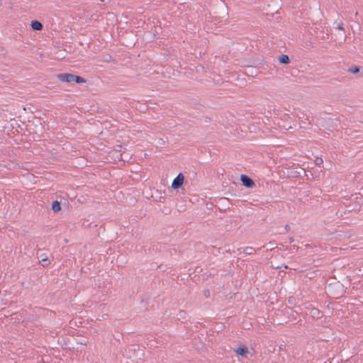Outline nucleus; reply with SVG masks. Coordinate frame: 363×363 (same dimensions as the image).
<instances>
[{"label":"nucleus","instance_id":"obj_16","mask_svg":"<svg viewBox=\"0 0 363 363\" xmlns=\"http://www.w3.org/2000/svg\"><path fill=\"white\" fill-rule=\"evenodd\" d=\"M275 245H276V242L274 241H271L267 244V245H264L261 247L258 248V250H260L262 249L267 247L266 248L267 251H268V250L272 251V250H274V248L277 247Z\"/></svg>","mask_w":363,"mask_h":363},{"label":"nucleus","instance_id":"obj_3","mask_svg":"<svg viewBox=\"0 0 363 363\" xmlns=\"http://www.w3.org/2000/svg\"><path fill=\"white\" fill-rule=\"evenodd\" d=\"M36 255L39 259V263L43 267H48L50 264V261L48 255L45 253H43L40 249L38 250Z\"/></svg>","mask_w":363,"mask_h":363},{"label":"nucleus","instance_id":"obj_29","mask_svg":"<svg viewBox=\"0 0 363 363\" xmlns=\"http://www.w3.org/2000/svg\"><path fill=\"white\" fill-rule=\"evenodd\" d=\"M56 48H59L60 47V45L58 43H56V45H55Z\"/></svg>","mask_w":363,"mask_h":363},{"label":"nucleus","instance_id":"obj_20","mask_svg":"<svg viewBox=\"0 0 363 363\" xmlns=\"http://www.w3.org/2000/svg\"><path fill=\"white\" fill-rule=\"evenodd\" d=\"M315 162L317 165H320L321 164H323V160L321 157H317Z\"/></svg>","mask_w":363,"mask_h":363},{"label":"nucleus","instance_id":"obj_24","mask_svg":"<svg viewBox=\"0 0 363 363\" xmlns=\"http://www.w3.org/2000/svg\"><path fill=\"white\" fill-rule=\"evenodd\" d=\"M284 229H285L286 231H288V230H290V226H289L288 224H286V225H284Z\"/></svg>","mask_w":363,"mask_h":363},{"label":"nucleus","instance_id":"obj_13","mask_svg":"<svg viewBox=\"0 0 363 363\" xmlns=\"http://www.w3.org/2000/svg\"><path fill=\"white\" fill-rule=\"evenodd\" d=\"M310 313L313 319H319L321 318L320 315L323 314V312L316 308H313L311 309Z\"/></svg>","mask_w":363,"mask_h":363},{"label":"nucleus","instance_id":"obj_11","mask_svg":"<svg viewBox=\"0 0 363 363\" xmlns=\"http://www.w3.org/2000/svg\"><path fill=\"white\" fill-rule=\"evenodd\" d=\"M31 29L34 31H40L43 28V23L38 20H33L30 22Z\"/></svg>","mask_w":363,"mask_h":363},{"label":"nucleus","instance_id":"obj_19","mask_svg":"<svg viewBox=\"0 0 363 363\" xmlns=\"http://www.w3.org/2000/svg\"><path fill=\"white\" fill-rule=\"evenodd\" d=\"M296 298L294 296H289L288 298V303L290 305H296Z\"/></svg>","mask_w":363,"mask_h":363},{"label":"nucleus","instance_id":"obj_18","mask_svg":"<svg viewBox=\"0 0 363 363\" xmlns=\"http://www.w3.org/2000/svg\"><path fill=\"white\" fill-rule=\"evenodd\" d=\"M256 252V250L252 247H246L243 249V252L247 255H252Z\"/></svg>","mask_w":363,"mask_h":363},{"label":"nucleus","instance_id":"obj_32","mask_svg":"<svg viewBox=\"0 0 363 363\" xmlns=\"http://www.w3.org/2000/svg\"><path fill=\"white\" fill-rule=\"evenodd\" d=\"M99 1H100L101 2H104V0H99Z\"/></svg>","mask_w":363,"mask_h":363},{"label":"nucleus","instance_id":"obj_5","mask_svg":"<svg viewBox=\"0 0 363 363\" xmlns=\"http://www.w3.org/2000/svg\"><path fill=\"white\" fill-rule=\"evenodd\" d=\"M352 201L354 202V206L352 210H359L360 207L363 204V195L361 194H354L352 195Z\"/></svg>","mask_w":363,"mask_h":363},{"label":"nucleus","instance_id":"obj_7","mask_svg":"<svg viewBox=\"0 0 363 363\" xmlns=\"http://www.w3.org/2000/svg\"><path fill=\"white\" fill-rule=\"evenodd\" d=\"M72 77L73 74L72 73H60L57 75V78L62 82L66 83L72 82Z\"/></svg>","mask_w":363,"mask_h":363},{"label":"nucleus","instance_id":"obj_28","mask_svg":"<svg viewBox=\"0 0 363 363\" xmlns=\"http://www.w3.org/2000/svg\"><path fill=\"white\" fill-rule=\"evenodd\" d=\"M325 363H333V359L330 360V359H328L327 362H325Z\"/></svg>","mask_w":363,"mask_h":363},{"label":"nucleus","instance_id":"obj_2","mask_svg":"<svg viewBox=\"0 0 363 363\" xmlns=\"http://www.w3.org/2000/svg\"><path fill=\"white\" fill-rule=\"evenodd\" d=\"M328 291L334 298H338L342 296L345 292L343 284L340 281L329 284Z\"/></svg>","mask_w":363,"mask_h":363},{"label":"nucleus","instance_id":"obj_21","mask_svg":"<svg viewBox=\"0 0 363 363\" xmlns=\"http://www.w3.org/2000/svg\"><path fill=\"white\" fill-rule=\"evenodd\" d=\"M345 201H344L343 203L346 206H350V201H352V197L350 198V199H345Z\"/></svg>","mask_w":363,"mask_h":363},{"label":"nucleus","instance_id":"obj_25","mask_svg":"<svg viewBox=\"0 0 363 363\" xmlns=\"http://www.w3.org/2000/svg\"><path fill=\"white\" fill-rule=\"evenodd\" d=\"M58 58L65 59V56L62 55V54H60V56L58 57Z\"/></svg>","mask_w":363,"mask_h":363},{"label":"nucleus","instance_id":"obj_14","mask_svg":"<svg viewBox=\"0 0 363 363\" xmlns=\"http://www.w3.org/2000/svg\"><path fill=\"white\" fill-rule=\"evenodd\" d=\"M292 169H296V170H291L290 172V177H294V178L300 177L301 172L303 171V169L300 167L293 168Z\"/></svg>","mask_w":363,"mask_h":363},{"label":"nucleus","instance_id":"obj_10","mask_svg":"<svg viewBox=\"0 0 363 363\" xmlns=\"http://www.w3.org/2000/svg\"><path fill=\"white\" fill-rule=\"evenodd\" d=\"M63 198L61 197L60 200L58 201V200H55V201H53L52 203V206H51V209L52 211L54 212V213H58L59 211H61L62 209V199Z\"/></svg>","mask_w":363,"mask_h":363},{"label":"nucleus","instance_id":"obj_26","mask_svg":"<svg viewBox=\"0 0 363 363\" xmlns=\"http://www.w3.org/2000/svg\"><path fill=\"white\" fill-rule=\"evenodd\" d=\"M284 117L285 118V120H287V118H289V115L286 113L284 115Z\"/></svg>","mask_w":363,"mask_h":363},{"label":"nucleus","instance_id":"obj_31","mask_svg":"<svg viewBox=\"0 0 363 363\" xmlns=\"http://www.w3.org/2000/svg\"><path fill=\"white\" fill-rule=\"evenodd\" d=\"M1 5H2V1H1V0H0V6H1Z\"/></svg>","mask_w":363,"mask_h":363},{"label":"nucleus","instance_id":"obj_22","mask_svg":"<svg viewBox=\"0 0 363 363\" xmlns=\"http://www.w3.org/2000/svg\"><path fill=\"white\" fill-rule=\"evenodd\" d=\"M210 295H211V292H210V291L208 289H206V290L204 291V296L206 297H209Z\"/></svg>","mask_w":363,"mask_h":363},{"label":"nucleus","instance_id":"obj_23","mask_svg":"<svg viewBox=\"0 0 363 363\" xmlns=\"http://www.w3.org/2000/svg\"><path fill=\"white\" fill-rule=\"evenodd\" d=\"M298 248H299V247H298V246H297V245H292V246H291V250H296V251H297V250H298Z\"/></svg>","mask_w":363,"mask_h":363},{"label":"nucleus","instance_id":"obj_30","mask_svg":"<svg viewBox=\"0 0 363 363\" xmlns=\"http://www.w3.org/2000/svg\"><path fill=\"white\" fill-rule=\"evenodd\" d=\"M64 200L66 201V202H64V204H66V203L68 204V202L67 201V200L66 199H64Z\"/></svg>","mask_w":363,"mask_h":363},{"label":"nucleus","instance_id":"obj_8","mask_svg":"<svg viewBox=\"0 0 363 363\" xmlns=\"http://www.w3.org/2000/svg\"><path fill=\"white\" fill-rule=\"evenodd\" d=\"M347 72L353 74H358L359 77H363V67L359 65L350 67Z\"/></svg>","mask_w":363,"mask_h":363},{"label":"nucleus","instance_id":"obj_9","mask_svg":"<svg viewBox=\"0 0 363 363\" xmlns=\"http://www.w3.org/2000/svg\"><path fill=\"white\" fill-rule=\"evenodd\" d=\"M238 356L246 357L249 353V350L247 346L245 345H240L236 350H234Z\"/></svg>","mask_w":363,"mask_h":363},{"label":"nucleus","instance_id":"obj_1","mask_svg":"<svg viewBox=\"0 0 363 363\" xmlns=\"http://www.w3.org/2000/svg\"><path fill=\"white\" fill-rule=\"evenodd\" d=\"M340 124L341 123L339 118L329 116L323 118L321 122V126L330 132L337 130L341 126Z\"/></svg>","mask_w":363,"mask_h":363},{"label":"nucleus","instance_id":"obj_6","mask_svg":"<svg viewBox=\"0 0 363 363\" xmlns=\"http://www.w3.org/2000/svg\"><path fill=\"white\" fill-rule=\"evenodd\" d=\"M184 182V176L182 173H179L173 180L172 183V188L173 189H179L181 188Z\"/></svg>","mask_w":363,"mask_h":363},{"label":"nucleus","instance_id":"obj_4","mask_svg":"<svg viewBox=\"0 0 363 363\" xmlns=\"http://www.w3.org/2000/svg\"><path fill=\"white\" fill-rule=\"evenodd\" d=\"M240 182H242V185L246 188L252 189L255 186L254 180L247 174H241Z\"/></svg>","mask_w":363,"mask_h":363},{"label":"nucleus","instance_id":"obj_17","mask_svg":"<svg viewBox=\"0 0 363 363\" xmlns=\"http://www.w3.org/2000/svg\"><path fill=\"white\" fill-rule=\"evenodd\" d=\"M334 25H336V26L334 27L335 28H337V29L342 31V38L345 39L346 38V34H345V31L344 28H343V23L342 22L337 23V21H335L334 23Z\"/></svg>","mask_w":363,"mask_h":363},{"label":"nucleus","instance_id":"obj_27","mask_svg":"<svg viewBox=\"0 0 363 363\" xmlns=\"http://www.w3.org/2000/svg\"><path fill=\"white\" fill-rule=\"evenodd\" d=\"M294 241V239L293 238H289V242L292 243Z\"/></svg>","mask_w":363,"mask_h":363},{"label":"nucleus","instance_id":"obj_12","mask_svg":"<svg viewBox=\"0 0 363 363\" xmlns=\"http://www.w3.org/2000/svg\"><path fill=\"white\" fill-rule=\"evenodd\" d=\"M278 61L281 65H289L291 62V60L287 55L281 54L278 56Z\"/></svg>","mask_w":363,"mask_h":363},{"label":"nucleus","instance_id":"obj_15","mask_svg":"<svg viewBox=\"0 0 363 363\" xmlns=\"http://www.w3.org/2000/svg\"><path fill=\"white\" fill-rule=\"evenodd\" d=\"M86 82V80L84 77L73 74L72 82H75L77 84H81L85 83Z\"/></svg>","mask_w":363,"mask_h":363}]
</instances>
